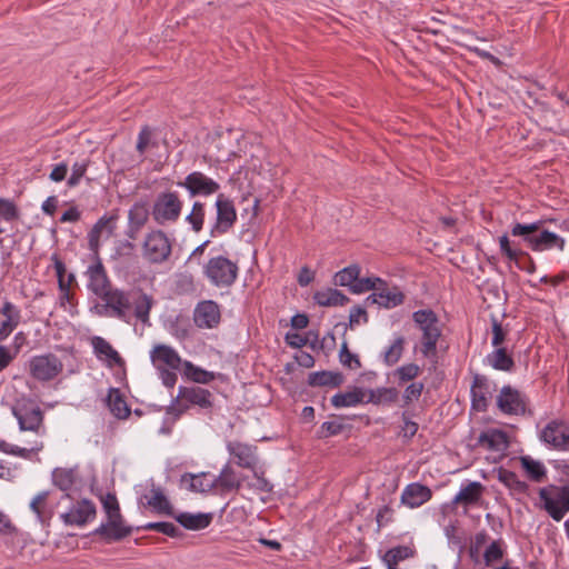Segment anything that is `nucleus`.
Listing matches in <instances>:
<instances>
[{"label":"nucleus","instance_id":"nucleus-30","mask_svg":"<svg viewBox=\"0 0 569 569\" xmlns=\"http://www.w3.org/2000/svg\"><path fill=\"white\" fill-rule=\"evenodd\" d=\"M485 487L479 481H471L466 486H461L459 492L453 498L455 503H462L463 506L477 505L483 493Z\"/></svg>","mask_w":569,"mask_h":569},{"label":"nucleus","instance_id":"nucleus-39","mask_svg":"<svg viewBox=\"0 0 569 569\" xmlns=\"http://www.w3.org/2000/svg\"><path fill=\"white\" fill-rule=\"evenodd\" d=\"M343 382V376L335 371H316L308 377V383L311 387H339Z\"/></svg>","mask_w":569,"mask_h":569},{"label":"nucleus","instance_id":"nucleus-34","mask_svg":"<svg viewBox=\"0 0 569 569\" xmlns=\"http://www.w3.org/2000/svg\"><path fill=\"white\" fill-rule=\"evenodd\" d=\"M107 405H108V408L111 411V413L117 419H121V420L127 419L131 413V410H130L123 395L120 392V390L118 388L109 389V393L107 397Z\"/></svg>","mask_w":569,"mask_h":569},{"label":"nucleus","instance_id":"nucleus-64","mask_svg":"<svg viewBox=\"0 0 569 569\" xmlns=\"http://www.w3.org/2000/svg\"><path fill=\"white\" fill-rule=\"evenodd\" d=\"M499 246L500 251L509 259V260H517L518 257L521 254L520 250L513 249L510 246V241L507 234H503L499 238Z\"/></svg>","mask_w":569,"mask_h":569},{"label":"nucleus","instance_id":"nucleus-8","mask_svg":"<svg viewBox=\"0 0 569 569\" xmlns=\"http://www.w3.org/2000/svg\"><path fill=\"white\" fill-rule=\"evenodd\" d=\"M183 201L177 191L160 192L152 206V217L158 224L173 223L180 218Z\"/></svg>","mask_w":569,"mask_h":569},{"label":"nucleus","instance_id":"nucleus-59","mask_svg":"<svg viewBox=\"0 0 569 569\" xmlns=\"http://www.w3.org/2000/svg\"><path fill=\"white\" fill-rule=\"evenodd\" d=\"M395 520V509L390 505L381 506L376 513L377 530L390 525Z\"/></svg>","mask_w":569,"mask_h":569},{"label":"nucleus","instance_id":"nucleus-20","mask_svg":"<svg viewBox=\"0 0 569 569\" xmlns=\"http://www.w3.org/2000/svg\"><path fill=\"white\" fill-rule=\"evenodd\" d=\"M221 313L219 305L213 300L199 302L193 311V321L197 327L212 329L220 322Z\"/></svg>","mask_w":569,"mask_h":569},{"label":"nucleus","instance_id":"nucleus-13","mask_svg":"<svg viewBox=\"0 0 569 569\" xmlns=\"http://www.w3.org/2000/svg\"><path fill=\"white\" fill-rule=\"evenodd\" d=\"M177 184L184 188L190 198L210 197L218 193L220 190L219 182L201 171H192L188 173L186 178Z\"/></svg>","mask_w":569,"mask_h":569},{"label":"nucleus","instance_id":"nucleus-37","mask_svg":"<svg viewBox=\"0 0 569 569\" xmlns=\"http://www.w3.org/2000/svg\"><path fill=\"white\" fill-rule=\"evenodd\" d=\"M313 300L321 307L343 306L349 298L338 289L327 288L315 292Z\"/></svg>","mask_w":569,"mask_h":569},{"label":"nucleus","instance_id":"nucleus-46","mask_svg":"<svg viewBox=\"0 0 569 569\" xmlns=\"http://www.w3.org/2000/svg\"><path fill=\"white\" fill-rule=\"evenodd\" d=\"M48 496H49L48 491H41L37 496H34L30 502V509L37 516V519L42 525L48 523L52 517L51 512H46V510H44V506H46Z\"/></svg>","mask_w":569,"mask_h":569},{"label":"nucleus","instance_id":"nucleus-56","mask_svg":"<svg viewBox=\"0 0 569 569\" xmlns=\"http://www.w3.org/2000/svg\"><path fill=\"white\" fill-rule=\"evenodd\" d=\"M343 425L338 420L325 421L317 431L318 439H326L338 436L343 430Z\"/></svg>","mask_w":569,"mask_h":569},{"label":"nucleus","instance_id":"nucleus-25","mask_svg":"<svg viewBox=\"0 0 569 569\" xmlns=\"http://www.w3.org/2000/svg\"><path fill=\"white\" fill-rule=\"evenodd\" d=\"M432 492L429 487L419 482H412L405 487L401 493V503L413 509L429 501Z\"/></svg>","mask_w":569,"mask_h":569},{"label":"nucleus","instance_id":"nucleus-6","mask_svg":"<svg viewBox=\"0 0 569 569\" xmlns=\"http://www.w3.org/2000/svg\"><path fill=\"white\" fill-rule=\"evenodd\" d=\"M539 499L542 508L555 521L562 520L569 511V480L560 486L541 488Z\"/></svg>","mask_w":569,"mask_h":569},{"label":"nucleus","instance_id":"nucleus-51","mask_svg":"<svg viewBox=\"0 0 569 569\" xmlns=\"http://www.w3.org/2000/svg\"><path fill=\"white\" fill-rule=\"evenodd\" d=\"M379 286H385V280L379 277H358L356 283L352 286V292L363 293L370 290L377 292Z\"/></svg>","mask_w":569,"mask_h":569},{"label":"nucleus","instance_id":"nucleus-35","mask_svg":"<svg viewBox=\"0 0 569 569\" xmlns=\"http://www.w3.org/2000/svg\"><path fill=\"white\" fill-rule=\"evenodd\" d=\"M366 392L362 388L355 387L346 392H338L331 398L335 408H350L365 402Z\"/></svg>","mask_w":569,"mask_h":569},{"label":"nucleus","instance_id":"nucleus-52","mask_svg":"<svg viewBox=\"0 0 569 569\" xmlns=\"http://www.w3.org/2000/svg\"><path fill=\"white\" fill-rule=\"evenodd\" d=\"M138 529L153 530L173 538L180 535V529L174 523L167 521L148 522Z\"/></svg>","mask_w":569,"mask_h":569},{"label":"nucleus","instance_id":"nucleus-15","mask_svg":"<svg viewBox=\"0 0 569 569\" xmlns=\"http://www.w3.org/2000/svg\"><path fill=\"white\" fill-rule=\"evenodd\" d=\"M97 513L94 503L89 499L73 502L70 508L59 515L63 525L69 527H83L91 522Z\"/></svg>","mask_w":569,"mask_h":569},{"label":"nucleus","instance_id":"nucleus-60","mask_svg":"<svg viewBox=\"0 0 569 569\" xmlns=\"http://www.w3.org/2000/svg\"><path fill=\"white\" fill-rule=\"evenodd\" d=\"M423 391V383L422 382H412L405 389L402 393V400L403 405L408 406L412 403L413 401H417Z\"/></svg>","mask_w":569,"mask_h":569},{"label":"nucleus","instance_id":"nucleus-18","mask_svg":"<svg viewBox=\"0 0 569 569\" xmlns=\"http://www.w3.org/2000/svg\"><path fill=\"white\" fill-rule=\"evenodd\" d=\"M493 390L492 383L486 376L476 373L470 387L471 409L477 412H485L488 409Z\"/></svg>","mask_w":569,"mask_h":569},{"label":"nucleus","instance_id":"nucleus-19","mask_svg":"<svg viewBox=\"0 0 569 569\" xmlns=\"http://www.w3.org/2000/svg\"><path fill=\"white\" fill-rule=\"evenodd\" d=\"M86 274L88 277V290L99 298L113 288L104 266L98 257L96 258V261L88 267Z\"/></svg>","mask_w":569,"mask_h":569},{"label":"nucleus","instance_id":"nucleus-38","mask_svg":"<svg viewBox=\"0 0 569 569\" xmlns=\"http://www.w3.org/2000/svg\"><path fill=\"white\" fill-rule=\"evenodd\" d=\"M486 360L489 366L499 371L510 372L515 368V361L511 355L503 347L496 348L487 355Z\"/></svg>","mask_w":569,"mask_h":569},{"label":"nucleus","instance_id":"nucleus-33","mask_svg":"<svg viewBox=\"0 0 569 569\" xmlns=\"http://www.w3.org/2000/svg\"><path fill=\"white\" fill-rule=\"evenodd\" d=\"M498 480L509 489L511 495H526L529 486L526 481H522L519 476L506 468L500 467L497 470Z\"/></svg>","mask_w":569,"mask_h":569},{"label":"nucleus","instance_id":"nucleus-5","mask_svg":"<svg viewBox=\"0 0 569 569\" xmlns=\"http://www.w3.org/2000/svg\"><path fill=\"white\" fill-rule=\"evenodd\" d=\"M412 320L422 333L421 353L427 358L433 356L441 337L438 316L431 309H420L412 313Z\"/></svg>","mask_w":569,"mask_h":569},{"label":"nucleus","instance_id":"nucleus-42","mask_svg":"<svg viewBox=\"0 0 569 569\" xmlns=\"http://www.w3.org/2000/svg\"><path fill=\"white\" fill-rule=\"evenodd\" d=\"M406 340L402 336H397L391 343L383 350L382 360L385 365L391 367L402 357Z\"/></svg>","mask_w":569,"mask_h":569},{"label":"nucleus","instance_id":"nucleus-1","mask_svg":"<svg viewBox=\"0 0 569 569\" xmlns=\"http://www.w3.org/2000/svg\"><path fill=\"white\" fill-rule=\"evenodd\" d=\"M103 303L97 305L98 315L117 318L129 322L131 309L133 307L134 317L142 323H148L150 310L153 305L152 297L139 292L137 297L132 291H126L119 288H112L100 298Z\"/></svg>","mask_w":569,"mask_h":569},{"label":"nucleus","instance_id":"nucleus-54","mask_svg":"<svg viewBox=\"0 0 569 569\" xmlns=\"http://www.w3.org/2000/svg\"><path fill=\"white\" fill-rule=\"evenodd\" d=\"M420 373V367L416 363H406L398 367L393 376L398 379L399 383L411 381Z\"/></svg>","mask_w":569,"mask_h":569},{"label":"nucleus","instance_id":"nucleus-41","mask_svg":"<svg viewBox=\"0 0 569 569\" xmlns=\"http://www.w3.org/2000/svg\"><path fill=\"white\" fill-rule=\"evenodd\" d=\"M520 463L527 477L535 482H542L547 476L545 465L530 456L520 457Z\"/></svg>","mask_w":569,"mask_h":569},{"label":"nucleus","instance_id":"nucleus-58","mask_svg":"<svg viewBox=\"0 0 569 569\" xmlns=\"http://www.w3.org/2000/svg\"><path fill=\"white\" fill-rule=\"evenodd\" d=\"M19 218V209L12 200L0 198V219L13 221Z\"/></svg>","mask_w":569,"mask_h":569},{"label":"nucleus","instance_id":"nucleus-27","mask_svg":"<svg viewBox=\"0 0 569 569\" xmlns=\"http://www.w3.org/2000/svg\"><path fill=\"white\" fill-rule=\"evenodd\" d=\"M91 347L94 356L100 361H106L108 366L122 365L123 359L119 352L104 338L94 336L91 338Z\"/></svg>","mask_w":569,"mask_h":569},{"label":"nucleus","instance_id":"nucleus-32","mask_svg":"<svg viewBox=\"0 0 569 569\" xmlns=\"http://www.w3.org/2000/svg\"><path fill=\"white\" fill-rule=\"evenodd\" d=\"M44 445L41 440H36L30 447H19L11 445L6 440L0 439V452L6 455L20 457L27 460H32L33 455H37L43 449Z\"/></svg>","mask_w":569,"mask_h":569},{"label":"nucleus","instance_id":"nucleus-63","mask_svg":"<svg viewBox=\"0 0 569 569\" xmlns=\"http://www.w3.org/2000/svg\"><path fill=\"white\" fill-rule=\"evenodd\" d=\"M507 336V330L503 329L502 325L497 318H492V340L491 345L496 348H499L501 343L505 341Z\"/></svg>","mask_w":569,"mask_h":569},{"label":"nucleus","instance_id":"nucleus-55","mask_svg":"<svg viewBox=\"0 0 569 569\" xmlns=\"http://www.w3.org/2000/svg\"><path fill=\"white\" fill-rule=\"evenodd\" d=\"M339 360L343 367L351 370L359 369L361 367L359 357L349 350L347 341H343L341 345Z\"/></svg>","mask_w":569,"mask_h":569},{"label":"nucleus","instance_id":"nucleus-47","mask_svg":"<svg viewBox=\"0 0 569 569\" xmlns=\"http://www.w3.org/2000/svg\"><path fill=\"white\" fill-rule=\"evenodd\" d=\"M253 475V482H248L247 487L257 492L270 493L273 489L272 483L264 477L263 466L260 463L256 469L250 470Z\"/></svg>","mask_w":569,"mask_h":569},{"label":"nucleus","instance_id":"nucleus-62","mask_svg":"<svg viewBox=\"0 0 569 569\" xmlns=\"http://www.w3.org/2000/svg\"><path fill=\"white\" fill-rule=\"evenodd\" d=\"M368 322V313L363 307L355 306L349 313V327L352 329L356 326Z\"/></svg>","mask_w":569,"mask_h":569},{"label":"nucleus","instance_id":"nucleus-29","mask_svg":"<svg viewBox=\"0 0 569 569\" xmlns=\"http://www.w3.org/2000/svg\"><path fill=\"white\" fill-rule=\"evenodd\" d=\"M149 211L144 202H134L128 212L129 230L128 237L133 239L138 230H140L148 221Z\"/></svg>","mask_w":569,"mask_h":569},{"label":"nucleus","instance_id":"nucleus-24","mask_svg":"<svg viewBox=\"0 0 569 569\" xmlns=\"http://www.w3.org/2000/svg\"><path fill=\"white\" fill-rule=\"evenodd\" d=\"M213 479L216 489L220 490L223 493L238 491L244 482V477H241L234 470L233 465H231L228 461L223 465L219 475L217 477H213Z\"/></svg>","mask_w":569,"mask_h":569},{"label":"nucleus","instance_id":"nucleus-14","mask_svg":"<svg viewBox=\"0 0 569 569\" xmlns=\"http://www.w3.org/2000/svg\"><path fill=\"white\" fill-rule=\"evenodd\" d=\"M133 528L126 523L122 515L106 517V520L93 530V535L99 536L106 543L117 542L129 537Z\"/></svg>","mask_w":569,"mask_h":569},{"label":"nucleus","instance_id":"nucleus-61","mask_svg":"<svg viewBox=\"0 0 569 569\" xmlns=\"http://www.w3.org/2000/svg\"><path fill=\"white\" fill-rule=\"evenodd\" d=\"M102 508L106 512V517H112L113 515H120V506L114 493H107L102 498Z\"/></svg>","mask_w":569,"mask_h":569},{"label":"nucleus","instance_id":"nucleus-49","mask_svg":"<svg viewBox=\"0 0 569 569\" xmlns=\"http://www.w3.org/2000/svg\"><path fill=\"white\" fill-rule=\"evenodd\" d=\"M186 373L190 380L201 385H207L216 378L214 372L197 367L191 362H186Z\"/></svg>","mask_w":569,"mask_h":569},{"label":"nucleus","instance_id":"nucleus-48","mask_svg":"<svg viewBox=\"0 0 569 569\" xmlns=\"http://www.w3.org/2000/svg\"><path fill=\"white\" fill-rule=\"evenodd\" d=\"M359 276L360 267L352 264L343 268L335 274V283L341 287H349L352 291V286L356 283Z\"/></svg>","mask_w":569,"mask_h":569},{"label":"nucleus","instance_id":"nucleus-22","mask_svg":"<svg viewBox=\"0 0 569 569\" xmlns=\"http://www.w3.org/2000/svg\"><path fill=\"white\" fill-rule=\"evenodd\" d=\"M118 214H103L93 224L88 233V242L90 250L97 252L100 247V239L104 234L111 237L117 229Z\"/></svg>","mask_w":569,"mask_h":569},{"label":"nucleus","instance_id":"nucleus-17","mask_svg":"<svg viewBox=\"0 0 569 569\" xmlns=\"http://www.w3.org/2000/svg\"><path fill=\"white\" fill-rule=\"evenodd\" d=\"M527 397L511 386H503L497 397L499 410L509 416H522L527 411Z\"/></svg>","mask_w":569,"mask_h":569},{"label":"nucleus","instance_id":"nucleus-9","mask_svg":"<svg viewBox=\"0 0 569 569\" xmlns=\"http://www.w3.org/2000/svg\"><path fill=\"white\" fill-rule=\"evenodd\" d=\"M216 219L210 227L212 238L220 237L229 232L237 222V211L232 200L224 193H218L214 202Z\"/></svg>","mask_w":569,"mask_h":569},{"label":"nucleus","instance_id":"nucleus-21","mask_svg":"<svg viewBox=\"0 0 569 569\" xmlns=\"http://www.w3.org/2000/svg\"><path fill=\"white\" fill-rule=\"evenodd\" d=\"M366 302L377 303L380 308L392 309L405 302V295L398 287L390 288L385 281V286H379L377 292L366 298Z\"/></svg>","mask_w":569,"mask_h":569},{"label":"nucleus","instance_id":"nucleus-10","mask_svg":"<svg viewBox=\"0 0 569 569\" xmlns=\"http://www.w3.org/2000/svg\"><path fill=\"white\" fill-rule=\"evenodd\" d=\"M539 440L557 451H569V422L551 419L539 431Z\"/></svg>","mask_w":569,"mask_h":569},{"label":"nucleus","instance_id":"nucleus-26","mask_svg":"<svg viewBox=\"0 0 569 569\" xmlns=\"http://www.w3.org/2000/svg\"><path fill=\"white\" fill-rule=\"evenodd\" d=\"M150 358L156 369H179L181 365L179 353L172 347L167 345L156 346L150 353Z\"/></svg>","mask_w":569,"mask_h":569},{"label":"nucleus","instance_id":"nucleus-57","mask_svg":"<svg viewBox=\"0 0 569 569\" xmlns=\"http://www.w3.org/2000/svg\"><path fill=\"white\" fill-rule=\"evenodd\" d=\"M53 261V268L56 270V274L58 278V286L60 291L63 293L64 297H68L69 295V283H66L64 274H66V264L64 262L59 259L57 254H53L51 257Z\"/></svg>","mask_w":569,"mask_h":569},{"label":"nucleus","instance_id":"nucleus-16","mask_svg":"<svg viewBox=\"0 0 569 569\" xmlns=\"http://www.w3.org/2000/svg\"><path fill=\"white\" fill-rule=\"evenodd\" d=\"M12 415L18 420L20 430L43 433L40 431L43 425V412L39 406L31 402L19 403L12 408Z\"/></svg>","mask_w":569,"mask_h":569},{"label":"nucleus","instance_id":"nucleus-45","mask_svg":"<svg viewBox=\"0 0 569 569\" xmlns=\"http://www.w3.org/2000/svg\"><path fill=\"white\" fill-rule=\"evenodd\" d=\"M399 392L393 387H382L370 390V396L367 402L373 405L392 403L398 399Z\"/></svg>","mask_w":569,"mask_h":569},{"label":"nucleus","instance_id":"nucleus-7","mask_svg":"<svg viewBox=\"0 0 569 569\" xmlns=\"http://www.w3.org/2000/svg\"><path fill=\"white\" fill-rule=\"evenodd\" d=\"M172 252V240L162 230L147 232L141 244L142 258L150 264L166 262Z\"/></svg>","mask_w":569,"mask_h":569},{"label":"nucleus","instance_id":"nucleus-4","mask_svg":"<svg viewBox=\"0 0 569 569\" xmlns=\"http://www.w3.org/2000/svg\"><path fill=\"white\" fill-rule=\"evenodd\" d=\"M238 273L237 262L223 254L209 258L202 266L203 277L211 286L217 288L231 287L236 282Z\"/></svg>","mask_w":569,"mask_h":569},{"label":"nucleus","instance_id":"nucleus-11","mask_svg":"<svg viewBox=\"0 0 569 569\" xmlns=\"http://www.w3.org/2000/svg\"><path fill=\"white\" fill-rule=\"evenodd\" d=\"M226 449L229 455L228 462L241 469L252 470L261 463L256 445L231 440L227 442Z\"/></svg>","mask_w":569,"mask_h":569},{"label":"nucleus","instance_id":"nucleus-53","mask_svg":"<svg viewBox=\"0 0 569 569\" xmlns=\"http://www.w3.org/2000/svg\"><path fill=\"white\" fill-rule=\"evenodd\" d=\"M90 160L84 159L81 161H76L71 167V174L67 180V184L70 188L77 187L81 179L86 176V172L88 170Z\"/></svg>","mask_w":569,"mask_h":569},{"label":"nucleus","instance_id":"nucleus-3","mask_svg":"<svg viewBox=\"0 0 569 569\" xmlns=\"http://www.w3.org/2000/svg\"><path fill=\"white\" fill-rule=\"evenodd\" d=\"M191 407L210 410L213 407L212 393L199 386H180L178 395L167 408V413L178 418Z\"/></svg>","mask_w":569,"mask_h":569},{"label":"nucleus","instance_id":"nucleus-23","mask_svg":"<svg viewBox=\"0 0 569 569\" xmlns=\"http://www.w3.org/2000/svg\"><path fill=\"white\" fill-rule=\"evenodd\" d=\"M179 485L180 488L194 493H207L216 488L214 479L209 472H186L180 477Z\"/></svg>","mask_w":569,"mask_h":569},{"label":"nucleus","instance_id":"nucleus-12","mask_svg":"<svg viewBox=\"0 0 569 569\" xmlns=\"http://www.w3.org/2000/svg\"><path fill=\"white\" fill-rule=\"evenodd\" d=\"M63 370L62 361L53 353L33 356L29 360L30 376L41 382L51 381Z\"/></svg>","mask_w":569,"mask_h":569},{"label":"nucleus","instance_id":"nucleus-50","mask_svg":"<svg viewBox=\"0 0 569 569\" xmlns=\"http://www.w3.org/2000/svg\"><path fill=\"white\" fill-rule=\"evenodd\" d=\"M506 545L503 540H493L483 552V560L486 566H491L502 559L505 555Z\"/></svg>","mask_w":569,"mask_h":569},{"label":"nucleus","instance_id":"nucleus-44","mask_svg":"<svg viewBox=\"0 0 569 569\" xmlns=\"http://www.w3.org/2000/svg\"><path fill=\"white\" fill-rule=\"evenodd\" d=\"M206 218V203L199 200L192 203L189 214L186 217V222L190 224L194 232H200L203 229Z\"/></svg>","mask_w":569,"mask_h":569},{"label":"nucleus","instance_id":"nucleus-2","mask_svg":"<svg viewBox=\"0 0 569 569\" xmlns=\"http://www.w3.org/2000/svg\"><path fill=\"white\" fill-rule=\"evenodd\" d=\"M541 221H536L529 224L515 223L511 228V234L515 237H522L527 246L537 252L558 249L565 250L566 239L561 236L549 230L537 232Z\"/></svg>","mask_w":569,"mask_h":569},{"label":"nucleus","instance_id":"nucleus-43","mask_svg":"<svg viewBox=\"0 0 569 569\" xmlns=\"http://www.w3.org/2000/svg\"><path fill=\"white\" fill-rule=\"evenodd\" d=\"M152 496L148 499V505L160 515L173 516V508L160 488L151 489Z\"/></svg>","mask_w":569,"mask_h":569},{"label":"nucleus","instance_id":"nucleus-31","mask_svg":"<svg viewBox=\"0 0 569 569\" xmlns=\"http://www.w3.org/2000/svg\"><path fill=\"white\" fill-rule=\"evenodd\" d=\"M52 483L64 492L62 498H70L69 491L77 480V470L73 468H54L51 473Z\"/></svg>","mask_w":569,"mask_h":569},{"label":"nucleus","instance_id":"nucleus-36","mask_svg":"<svg viewBox=\"0 0 569 569\" xmlns=\"http://www.w3.org/2000/svg\"><path fill=\"white\" fill-rule=\"evenodd\" d=\"M176 520L188 530H201L207 528L212 520L211 513H190L181 512L177 516H172Z\"/></svg>","mask_w":569,"mask_h":569},{"label":"nucleus","instance_id":"nucleus-40","mask_svg":"<svg viewBox=\"0 0 569 569\" xmlns=\"http://www.w3.org/2000/svg\"><path fill=\"white\" fill-rule=\"evenodd\" d=\"M415 556V549L409 546H397L386 551L382 557L387 569H398V563Z\"/></svg>","mask_w":569,"mask_h":569},{"label":"nucleus","instance_id":"nucleus-28","mask_svg":"<svg viewBox=\"0 0 569 569\" xmlns=\"http://www.w3.org/2000/svg\"><path fill=\"white\" fill-rule=\"evenodd\" d=\"M478 445L491 451L503 452L508 448L507 435L500 429H488L480 433Z\"/></svg>","mask_w":569,"mask_h":569}]
</instances>
